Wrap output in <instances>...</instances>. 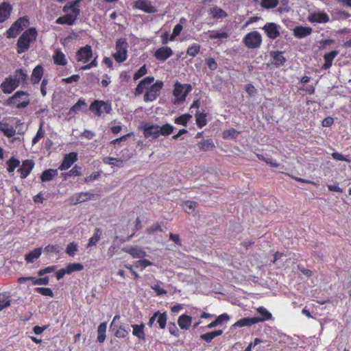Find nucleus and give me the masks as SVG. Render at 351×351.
<instances>
[{
    "label": "nucleus",
    "mask_w": 351,
    "mask_h": 351,
    "mask_svg": "<svg viewBox=\"0 0 351 351\" xmlns=\"http://www.w3.org/2000/svg\"><path fill=\"white\" fill-rule=\"evenodd\" d=\"M104 162L106 164L111 165L116 167H121L123 160L119 158H114L112 157H106L104 158Z\"/></svg>",
    "instance_id": "obj_55"
},
{
    "label": "nucleus",
    "mask_w": 351,
    "mask_h": 351,
    "mask_svg": "<svg viewBox=\"0 0 351 351\" xmlns=\"http://www.w3.org/2000/svg\"><path fill=\"white\" fill-rule=\"evenodd\" d=\"M69 9L71 10L70 12L56 19V23L57 24H66L69 25H72L75 23V21H76L78 15L80 14V10L74 5H71L69 8L67 6H64V11L67 12Z\"/></svg>",
    "instance_id": "obj_4"
},
{
    "label": "nucleus",
    "mask_w": 351,
    "mask_h": 351,
    "mask_svg": "<svg viewBox=\"0 0 351 351\" xmlns=\"http://www.w3.org/2000/svg\"><path fill=\"white\" fill-rule=\"evenodd\" d=\"M154 81V77H146L143 78L137 85L135 89V95H139L142 94L145 89L147 88V86L150 85Z\"/></svg>",
    "instance_id": "obj_20"
},
{
    "label": "nucleus",
    "mask_w": 351,
    "mask_h": 351,
    "mask_svg": "<svg viewBox=\"0 0 351 351\" xmlns=\"http://www.w3.org/2000/svg\"><path fill=\"white\" fill-rule=\"evenodd\" d=\"M29 25V19L27 16H23L17 19L6 32V36L9 38H15L24 27Z\"/></svg>",
    "instance_id": "obj_7"
},
{
    "label": "nucleus",
    "mask_w": 351,
    "mask_h": 351,
    "mask_svg": "<svg viewBox=\"0 0 351 351\" xmlns=\"http://www.w3.org/2000/svg\"><path fill=\"white\" fill-rule=\"evenodd\" d=\"M173 54V50L169 47H161L157 49L154 53L155 58L160 62L166 61Z\"/></svg>",
    "instance_id": "obj_12"
},
{
    "label": "nucleus",
    "mask_w": 351,
    "mask_h": 351,
    "mask_svg": "<svg viewBox=\"0 0 351 351\" xmlns=\"http://www.w3.org/2000/svg\"><path fill=\"white\" fill-rule=\"evenodd\" d=\"M107 324L106 322L101 323L97 328V341L103 343L106 339V332Z\"/></svg>",
    "instance_id": "obj_37"
},
{
    "label": "nucleus",
    "mask_w": 351,
    "mask_h": 351,
    "mask_svg": "<svg viewBox=\"0 0 351 351\" xmlns=\"http://www.w3.org/2000/svg\"><path fill=\"white\" fill-rule=\"evenodd\" d=\"M12 9V5L8 1H4L0 4V23L5 22L10 18Z\"/></svg>",
    "instance_id": "obj_15"
},
{
    "label": "nucleus",
    "mask_w": 351,
    "mask_h": 351,
    "mask_svg": "<svg viewBox=\"0 0 351 351\" xmlns=\"http://www.w3.org/2000/svg\"><path fill=\"white\" fill-rule=\"evenodd\" d=\"M13 79L16 81L17 84L19 85L21 82H25L27 79V73L23 69H17L14 75H12Z\"/></svg>",
    "instance_id": "obj_32"
},
{
    "label": "nucleus",
    "mask_w": 351,
    "mask_h": 351,
    "mask_svg": "<svg viewBox=\"0 0 351 351\" xmlns=\"http://www.w3.org/2000/svg\"><path fill=\"white\" fill-rule=\"evenodd\" d=\"M123 251L130 254L134 258H143L147 256L146 252L140 247H127Z\"/></svg>",
    "instance_id": "obj_18"
},
{
    "label": "nucleus",
    "mask_w": 351,
    "mask_h": 351,
    "mask_svg": "<svg viewBox=\"0 0 351 351\" xmlns=\"http://www.w3.org/2000/svg\"><path fill=\"white\" fill-rule=\"evenodd\" d=\"M153 265H154V263L152 262H151L147 259H142V258H141V260H139V261H135L134 263V267L141 268V270H143V269L146 268L148 266H151Z\"/></svg>",
    "instance_id": "obj_52"
},
{
    "label": "nucleus",
    "mask_w": 351,
    "mask_h": 351,
    "mask_svg": "<svg viewBox=\"0 0 351 351\" xmlns=\"http://www.w3.org/2000/svg\"><path fill=\"white\" fill-rule=\"evenodd\" d=\"M90 110L97 117H101L104 114H109L112 110L111 103L101 100H95L90 105Z\"/></svg>",
    "instance_id": "obj_5"
},
{
    "label": "nucleus",
    "mask_w": 351,
    "mask_h": 351,
    "mask_svg": "<svg viewBox=\"0 0 351 351\" xmlns=\"http://www.w3.org/2000/svg\"><path fill=\"white\" fill-rule=\"evenodd\" d=\"M207 34L210 39H225L229 36L226 32H219L217 30H209Z\"/></svg>",
    "instance_id": "obj_34"
},
{
    "label": "nucleus",
    "mask_w": 351,
    "mask_h": 351,
    "mask_svg": "<svg viewBox=\"0 0 351 351\" xmlns=\"http://www.w3.org/2000/svg\"><path fill=\"white\" fill-rule=\"evenodd\" d=\"M38 32L35 27L25 30L19 38L16 43L17 53L21 54L26 52L37 38Z\"/></svg>",
    "instance_id": "obj_1"
},
{
    "label": "nucleus",
    "mask_w": 351,
    "mask_h": 351,
    "mask_svg": "<svg viewBox=\"0 0 351 351\" xmlns=\"http://www.w3.org/2000/svg\"><path fill=\"white\" fill-rule=\"evenodd\" d=\"M57 175V169H49L43 172L40 178L43 182H48L51 180Z\"/></svg>",
    "instance_id": "obj_33"
},
{
    "label": "nucleus",
    "mask_w": 351,
    "mask_h": 351,
    "mask_svg": "<svg viewBox=\"0 0 351 351\" xmlns=\"http://www.w3.org/2000/svg\"><path fill=\"white\" fill-rule=\"evenodd\" d=\"M77 160V154L76 152L65 154L63 161L59 167V169L61 171L69 169Z\"/></svg>",
    "instance_id": "obj_14"
},
{
    "label": "nucleus",
    "mask_w": 351,
    "mask_h": 351,
    "mask_svg": "<svg viewBox=\"0 0 351 351\" xmlns=\"http://www.w3.org/2000/svg\"><path fill=\"white\" fill-rule=\"evenodd\" d=\"M192 323V317L183 314L178 319V324L182 330H187L189 329Z\"/></svg>",
    "instance_id": "obj_21"
},
{
    "label": "nucleus",
    "mask_w": 351,
    "mask_h": 351,
    "mask_svg": "<svg viewBox=\"0 0 351 351\" xmlns=\"http://www.w3.org/2000/svg\"><path fill=\"white\" fill-rule=\"evenodd\" d=\"M239 132L234 129H229L223 132V137L224 138H233L238 135Z\"/></svg>",
    "instance_id": "obj_62"
},
{
    "label": "nucleus",
    "mask_w": 351,
    "mask_h": 351,
    "mask_svg": "<svg viewBox=\"0 0 351 351\" xmlns=\"http://www.w3.org/2000/svg\"><path fill=\"white\" fill-rule=\"evenodd\" d=\"M43 123H41L40 125L39 129L37 131V133H36V136L32 139V144L33 145L36 144L39 141V140L44 136L45 132L43 130Z\"/></svg>",
    "instance_id": "obj_60"
},
{
    "label": "nucleus",
    "mask_w": 351,
    "mask_h": 351,
    "mask_svg": "<svg viewBox=\"0 0 351 351\" xmlns=\"http://www.w3.org/2000/svg\"><path fill=\"white\" fill-rule=\"evenodd\" d=\"M66 269L68 271V274H70L73 271H82L84 269V266L81 263H73L69 264Z\"/></svg>",
    "instance_id": "obj_48"
},
{
    "label": "nucleus",
    "mask_w": 351,
    "mask_h": 351,
    "mask_svg": "<svg viewBox=\"0 0 351 351\" xmlns=\"http://www.w3.org/2000/svg\"><path fill=\"white\" fill-rule=\"evenodd\" d=\"M35 291L43 295L49 296L51 298L53 297V291L48 287H37L35 289Z\"/></svg>",
    "instance_id": "obj_58"
},
{
    "label": "nucleus",
    "mask_w": 351,
    "mask_h": 351,
    "mask_svg": "<svg viewBox=\"0 0 351 351\" xmlns=\"http://www.w3.org/2000/svg\"><path fill=\"white\" fill-rule=\"evenodd\" d=\"M43 66L41 65L36 66L32 71V77H31L32 82L33 84H38L40 81V80L43 77Z\"/></svg>",
    "instance_id": "obj_30"
},
{
    "label": "nucleus",
    "mask_w": 351,
    "mask_h": 351,
    "mask_svg": "<svg viewBox=\"0 0 351 351\" xmlns=\"http://www.w3.org/2000/svg\"><path fill=\"white\" fill-rule=\"evenodd\" d=\"M197 204L193 201H186L183 204V209L189 214H192L196 208Z\"/></svg>",
    "instance_id": "obj_49"
},
{
    "label": "nucleus",
    "mask_w": 351,
    "mask_h": 351,
    "mask_svg": "<svg viewBox=\"0 0 351 351\" xmlns=\"http://www.w3.org/2000/svg\"><path fill=\"white\" fill-rule=\"evenodd\" d=\"M53 62L56 64L65 66L67 64L65 55L60 49H56L53 56Z\"/></svg>",
    "instance_id": "obj_25"
},
{
    "label": "nucleus",
    "mask_w": 351,
    "mask_h": 351,
    "mask_svg": "<svg viewBox=\"0 0 351 351\" xmlns=\"http://www.w3.org/2000/svg\"><path fill=\"white\" fill-rule=\"evenodd\" d=\"M86 106L87 104H86L84 99H80L77 103L69 109L68 114L71 117H74L76 114L86 108Z\"/></svg>",
    "instance_id": "obj_22"
},
{
    "label": "nucleus",
    "mask_w": 351,
    "mask_h": 351,
    "mask_svg": "<svg viewBox=\"0 0 351 351\" xmlns=\"http://www.w3.org/2000/svg\"><path fill=\"white\" fill-rule=\"evenodd\" d=\"M162 86L163 82L162 81H157L152 84L145 93L144 101L146 102L154 101L160 95Z\"/></svg>",
    "instance_id": "obj_9"
},
{
    "label": "nucleus",
    "mask_w": 351,
    "mask_h": 351,
    "mask_svg": "<svg viewBox=\"0 0 351 351\" xmlns=\"http://www.w3.org/2000/svg\"><path fill=\"white\" fill-rule=\"evenodd\" d=\"M273 58L274 64L278 66L283 65L286 61V59L281 51L274 52Z\"/></svg>",
    "instance_id": "obj_42"
},
{
    "label": "nucleus",
    "mask_w": 351,
    "mask_h": 351,
    "mask_svg": "<svg viewBox=\"0 0 351 351\" xmlns=\"http://www.w3.org/2000/svg\"><path fill=\"white\" fill-rule=\"evenodd\" d=\"M206 114L204 113H197L195 115L196 123L200 128H203L207 123Z\"/></svg>",
    "instance_id": "obj_50"
},
{
    "label": "nucleus",
    "mask_w": 351,
    "mask_h": 351,
    "mask_svg": "<svg viewBox=\"0 0 351 351\" xmlns=\"http://www.w3.org/2000/svg\"><path fill=\"white\" fill-rule=\"evenodd\" d=\"M144 136L147 138H156L159 136V126L156 125H145L143 127Z\"/></svg>",
    "instance_id": "obj_17"
},
{
    "label": "nucleus",
    "mask_w": 351,
    "mask_h": 351,
    "mask_svg": "<svg viewBox=\"0 0 351 351\" xmlns=\"http://www.w3.org/2000/svg\"><path fill=\"white\" fill-rule=\"evenodd\" d=\"M263 29L269 38L275 39L280 35L278 25L274 23H268L265 25Z\"/></svg>",
    "instance_id": "obj_16"
},
{
    "label": "nucleus",
    "mask_w": 351,
    "mask_h": 351,
    "mask_svg": "<svg viewBox=\"0 0 351 351\" xmlns=\"http://www.w3.org/2000/svg\"><path fill=\"white\" fill-rule=\"evenodd\" d=\"M192 116L189 114H184L175 119L174 122L178 125L186 126Z\"/></svg>",
    "instance_id": "obj_44"
},
{
    "label": "nucleus",
    "mask_w": 351,
    "mask_h": 351,
    "mask_svg": "<svg viewBox=\"0 0 351 351\" xmlns=\"http://www.w3.org/2000/svg\"><path fill=\"white\" fill-rule=\"evenodd\" d=\"M308 19L311 23H326L328 21V17L326 13L315 12L311 14Z\"/></svg>",
    "instance_id": "obj_27"
},
{
    "label": "nucleus",
    "mask_w": 351,
    "mask_h": 351,
    "mask_svg": "<svg viewBox=\"0 0 351 351\" xmlns=\"http://www.w3.org/2000/svg\"><path fill=\"white\" fill-rule=\"evenodd\" d=\"M258 158L259 160H263L264 162H265L267 164L269 165L271 167H277L279 166V163L276 160H273L271 158H269V157L266 158L262 155H258Z\"/></svg>",
    "instance_id": "obj_61"
},
{
    "label": "nucleus",
    "mask_w": 351,
    "mask_h": 351,
    "mask_svg": "<svg viewBox=\"0 0 351 351\" xmlns=\"http://www.w3.org/2000/svg\"><path fill=\"white\" fill-rule=\"evenodd\" d=\"M93 57V51L90 45H86L79 49L76 53V60L77 62L87 63Z\"/></svg>",
    "instance_id": "obj_10"
},
{
    "label": "nucleus",
    "mask_w": 351,
    "mask_h": 351,
    "mask_svg": "<svg viewBox=\"0 0 351 351\" xmlns=\"http://www.w3.org/2000/svg\"><path fill=\"white\" fill-rule=\"evenodd\" d=\"M191 89V85L182 84L179 82H176L173 91V95L175 97L174 104L183 102Z\"/></svg>",
    "instance_id": "obj_6"
},
{
    "label": "nucleus",
    "mask_w": 351,
    "mask_h": 351,
    "mask_svg": "<svg viewBox=\"0 0 351 351\" xmlns=\"http://www.w3.org/2000/svg\"><path fill=\"white\" fill-rule=\"evenodd\" d=\"M77 247L78 245L75 242H71L67 245L66 248V253L73 257L77 251Z\"/></svg>",
    "instance_id": "obj_57"
},
{
    "label": "nucleus",
    "mask_w": 351,
    "mask_h": 351,
    "mask_svg": "<svg viewBox=\"0 0 351 351\" xmlns=\"http://www.w3.org/2000/svg\"><path fill=\"white\" fill-rule=\"evenodd\" d=\"M243 43L248 49H256L262 43V36L258 32L253 31L244 36Z\"/></svg>",
    "instance_id": "obj_8"
},
{
    "label": "nucleus",
    "mask_w": 351,
    "mask_h": 351,
    "mask_svg": "<svg viewBox=\"0 0 351 351\" xmlns=\"http://www.w3.org/2000/svg\"><path fill=\"white\" fill-rule=\"evenodd\" d=\"M100 230L99 229H96L94 234L92 237L90 238L89 241L87 244V247H90L91 246H93L96 245V243L99 241L100 239Z\"/></svg>",
    "instance_id": "obj_54"
},
{
    "label": "nucleus",
    "mask_w": 351,
    "mask_h": 351,
    "mask_svg": "<svg viewBox=\"0 0 351 351\" xmlns=\"http://www.w3.org/2000/svg\"><path fill=\"white\" fill-rule=\"evenodd\" d=\"M173 129L174 128L173 125L169 123H166L161 127L159 126V134L163 136L169 135L173 132Z\"/></svg>",
    "instance_id": "obj_46"
},
{
    "label": "nucleus",
    "mask_w": 351,
    "mask_h": 351,
    "mask_svg": "<svg viewBox=\"0 0 351 351\" xmlns=\"http://www.w3.org/2000/svg\"><path fill=\"white\" fill-rule=\"evenodd\" d=\"M184 21H185V19L182 18L180 20V23L174 27V28L173 29V32L169 38L170 40H174L176 39V38L180 34V32H182V30L183 29L182 23Z\"/></svg>",
    "instance_id": "obj_41"
},
{
    "label": "nucleus",
    "mask_w": 351,
    "mask_h": 351,
    "mask_svg": "<svg viewBox=\"0 0 351 351\" xmlns=\"http://www.w3.org/2000/svg\"><path fill=\"white\" fill-rule=\"evenodd\" d=\"M162 284V282L157 280L154 284L151 285V288L157 293L158 295L167 293V291L161 288L160 285Z\"/></svg>",
    "instance_id": "obj_56"
},
{
    "label": "nucleus",
    "mask_w": 351,
    "mask_h": 351,
    "mask_svg": "<svg viewBox=\"0 0 351 351\" xmlns=\"http://www.w3.org/2000/svg\"><path fill=\"white\" fill-rule=\"evenodd\" d=\"M255 324H257V319H255V317H246L237 321L234 324V326L241 328L243 326H250Z\"/></svg>",
    "instance_id": "obj_35"
},
{
    "label": "nucleus",
    "mask_w": 351,
    "mask_h": 351,
    "mask_svg": "<svg viewBox=\"0 0 351 351\" xmlns=\"http://www.w3.org/2000/svg\"><path fill=\"white\" fill-rule=\"evenodd\" d=\"M229 319V316L226 313H223L218 316V317L211 323H210L206 328H213L222 324L224 321H228Z\"/></svg>",
    "instance_id": "obj_39"
},
{
    "label": "nucleus",
    "mask_w": 351,
    "mask_h": 351,
    "mask_svg": "<svg viewBox=\"0 0 351 351\" xmlns=\"http://www.w3.org/2000/svg\"><path fill=\"white\" fill-rule=\"evenodd\" d=\"M210 14L214 18V19H222L227 16L226 12L222 10L220 8L218 7H213L210 8Z\"/></svg>",
    "instance_id": "obj_40"
},
{
    "label": "nucleus",
    "mask_w": 351,
    "mask_h": 351,
    "mask_svg": "<svg viewBox=\"0 0 351 351\" xmlns=\"http://www.w3.org/2000/svg\"><path fill=\"white\" fill-rule=\"evenodd\" d=\"M199 51L200 45L197 43H193L189 47L186 53L191 57H195L199 53Z\"/></svg>",
    "instance_id": "obj_47"
},
{
    "label": "nucleus",
    "mask_w": 351,
    "mask_h": 351,
    "mask_svg": "<svg viewBox=\"0 0 351 351\" xmlns=\"http://www.w3.org/2000/svg\"><path fill=\"white\" fill-rule=\"evenodd\" d=\"M19 85L16 81L13 79L10 75L6 78L1 84L2 91L5 94H10L12 93Z\"/></svg>",
    "instance_id": "obj_13"
},
{
    "label": "nucleus",
    "mask_w": 351,
    "mask_h": 351,
    "mask_svg": "<svg viewBox=\"0 0 351 351\" xmlns=\"http://www.w3.org/2000/svg\"><path fill=\"white\" fill-rule=\"evenodd\" d=\"M8 165V171L12 173L14 171L15 168L17 167L20 165V161L12 157L9 160L7 161Z\"/></svg>",
    "instance_id": "obj_51"
},
{
    "label": "nucleus",
    "mask_w": 351,
    "mask_h": 351,
    "mask_svg": "<svg viewBox=\"0 0 351 351\" xmlns=\"http://www.w3.org/2000/svg\"><path fill=\"white\" fill-rule=\"evenodd\" d=\"M128 43L124 38L117 39L115 45V51L112 56L117 62H123L128 58Z\"/></svg>",
    "instance_id": "obj_3"
},
{
    "label": "nucleus",
    "mask_w": 351,
    "mask_h": 351,
    "mask_svg": "<svg viewBox=\"0 0 351 351\" xmlns=\"http://www.w3.org/2000/svg\"><path fill=\"white\" fill-rule=\"evenodd\" d=\"M0 131L8 138L12 137L16 134L15 129L5 121H0Z\"/></svg>",
    "instance_id": "obj_24"
},
{
    "label": "nucleus",
    "mask_w": 351,
    "mask_h": 351,
    "mask_svg": "<svg viewBox=\"0 0 351 351\" xmlns=\"http://www.w3.org/2000/svg\"><path fill=\"white\" fill-rule=\"evenodd\" d=\"M312 32V28L310 27L298 26L293 29V34L296 38H302Z\"/></svg>",
    "instance_id": "obj_23"
},
{
    "label": "nucleus",
    "mask_w": 351,
    "mask_h": 351,
    "mask_svg": "<svg viewBox=\"0 0 351 351\" xmlns=\"http://www.w3.org/2000/svg\"><path fill=\"white\" fill-rule=\"evenodd\" d=\"M258 313L261 317H255L257 319V323L263 322L272 319V315L265 307L260 306L257 308Z\"/></svg>",
    "instance_id": "obj_26"
},
{
    "label": "nucleus",
    "mask_w": 351,
    "mask_h": 351,
    "mask_svg": "<svg viewBox=\"0 0 351 351\" xmlns=\"http://www.w3.org/2000/svg\"><path fill=\"white\" fill-rule=\"evenodd\" d=\"M110 328L117 338H125L128 335V331L122 325H115V327H110Z\"/></svg>",
    "instance_id": "obj_29"
},
{
    "label": "nucleus",
    "mask_w": 351,
    "mask_h": 351,
    "mask_svg": "<svg viewBox=\"0 0 351 351\" xmlns=\"http://www.w3.org/2000/svg\"><path fill=\"white\" fill-rule=\"evenodd\" d=\"M10 305V300L7 293H0V311Z\"/></svg>",
    "instance_id": "obj_43"
},
{
    "label": "nucleus",
    "mask_w": 351,
    "mask_h": 351,
    "mask_svg": "<svg viewBox=\"0 0 351 351\" xmlns=\"http://www.w3.org/2000/svg\"><path fill=\"white\" fill-rule=\"evenodd\" d=\"M93 195V193L85 192L76 194L73 198H75V204H79L90 199Z\"/></svg>",
    "instance_id": "obj_38"
},
{
    "label": "nucleus",
    "mask_w": 351,
    "mask_h": 351,
    "mask_svg": "<svg viewBox=\"0 0 351 351\" xmlns=\"http://www.w3.org/2000/svg\"><path fill=\"white\" fill-rule=\"evenodd\" d=\"M147 73L146 65L142 66L134 75V80H137Z\"/></svg>",
    "instance_id": "obj_63"
},
{
    "label": "nucleus",
    "mask_w": 351,
    "mask_h": 351,
    "mask_svg": "<svg viewBox=\"0 0 351 351\" xmlns=\"http://www.w3.org/2000/svg\"><path fill=\"white\" fill-rule=\"evenodd\" d=\"M198 146L201 150L207 151L214 147V143L211 139H206L199 142Z\"/></svg>",
    "instance_id": "obj_45"
},
{
    "label": "nucleus",
    "mask_w": 351,
    "mask_h": 351,
    "mask_svg": "<svg viewBox=\"0 0 351 351\" xmlns=\"http://www.w3.org/2000/svg\"><path fill=\"white\" fill-rule=\"evenodd\" d=\"M41 254H42V248L41 247L36 248L25 255V260L27 263H34L36 260H37L40 256Z\"/></svg>",
    "instance_id": "obj_31"
},
{
    "label": "nucleus",
    "mask_w": 351,
    "mask_h": 351,
    "mask_svg": "<svg viewBox=\"0 0 351 351\" xmlns=\"http://www.w3.org/2000/svg\"><path fill=\"white\" fill-rule=\"evenodd\" d=\"M167 318L166 313L165 312H164V313L159 312V315H157L156 320H157V323L159 325V327L161 329L165 328L166 324H167Z\"/></svg>",
    "instance_id": "obj_53"
},
{
    "label": "nucleus",
    "mask_w": 351,
    "mask_h": 351,
    "mask_svg": "<svg viewBox=\"0 0 351 351\" xmlns=\"http://www.w3.org/2000/svg\"><path fill=\"white\" fill-rule=\"evenodd\" d=\"M133 7L148 14L156 13L158 11L156 7L153 5L150 1L146 0H137L134 3Z\"/></svg>",
    "instance_id": "obj_11"
},
{
    "label": "nucleus",
    "mask_w": 351,
    "mask_h": 351,
    "mask_svg": "<svg viewBox=\"0 0 351 351\" xmlns=\"http://www.w3.org/2000/svg\"><path fill=\"white\" fill-rule=\"evenodd\" d=\"M278 3V0H262L261 5L265 8L269 9L276 7Z\"/></svg>",
    "instance_id": "obj_59"
},
{
    "label": "nucleus",
    "mask_w": 351,
    "mask_h": 351,
    "mask_svg": "<svg viewBox=\"0 0 351 351\" xmlns=\"http://www.w3.org/2000/svg\"><path fill=\"white\" fill-rule=\"evenodd\" d=\"M30 103L29 95L27 92L19 90L14 95L9 97L5 102V105L8 106H15L16 108H25Z\"/></svg>",
    "instance_id": "obj_2"
},
{
    "label": "nucleus",
    "mask_w": 351,
    "mask_h": 351,
    "mask_svg": "<svg viewBox=\"0 0 351 351\" xmlns=\"http://www.w3.org/2000/svg\"><path fill=\"white\" fill-rule=\"evenodd\" d=\"M132 335L136 337L139 340H145V335L144 332L145 325L141 324H132Z\"/></svg>",
    "instance_id": "obj_28"
},
{
    "label": "nucleus",
    "mask_w": 351,
    "mask_h": 351,
    "mask_svg": "<svg viewBox=\"0 0 351 351\" xmlns=\"http://www.w3.org/2000/svg\"><path fill=\"white\" fill-rule=\"evenodd\" d=\"M45 252L48 254H58L60 252L58 245H48L45 247Z\"/></svg>",
    "instance_id": "obj_64"
},
{
    "label": "nucleus",
    "mask_w": 351,
    "mask_h": 351,
    "mask_svg": "<svg viewBox=\"0 0 351 351\" xmlns=\"http://www.w3.org/2000/svg\"><path fill=\"white\" fill-rule=\"evenodd\" d=\"M34 166V163L31 160H26L23 162L21 167L19 169V171L21 173V177L25 178L30 173Z\"/></svg>",
    "instance_id": "obj_19"
},
{
    "label": "nucleus",
    "mask_w": 351,
    "mask_h": 351,
    "mask_svg": "<svg viewBox=\"0 0 351 351\" xmlns=\"http://www.w3.org/2000/svg\"><path fill=\"white\" fill-rule=\"evenodd\" d=\"M222 333L223 331L221 330H215L200 335V339L205 341L207 343H210L214 338L222 335Z\"/></svg>",
    "instance_id": "obj_36"
}]
</instances>
